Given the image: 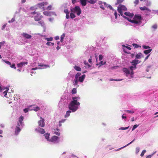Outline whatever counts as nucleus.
Listing matches in <instances>:
<instances>
[{"instance_id":"nucleus-37","label":"nucleus","mask_w":158,"mask_h":158,"mask_svg":"<svg viewBox=\"0 0 158 158\" xmlns=\"http://www.w3.org/2000/svg\"><path fill=\"white\" fill-rule=\"evenodd\" d=\"M141 55L142 54L141 53L137 54L136 55L135 57L137 59H140Z\"/></svg>"},{"instance_id":"nucleus-20","label":"nucleus","mask_w":158,"mask_h":158,"mask_svg":"<svg viewBox=\"0 0 158 158\" xmlns=\"http://www.w3.org/2000/svg\"><path fill=\"white\" fill-rule=\"evenodd\" d=\"M50 134L48 133H46L44 135V137L45 139L47 140L49 142L50 139L49 138V136Z\"/></svg>"},{"instance_id":"nucleus-22","label":"nucleus","mask_w":158,"mask_h":158,"mask_svg":"<svg viewBox=\"0 0 158 158\" xmlns=\"http://www.w3.org/2000/svg\"><path fill=\"white\" fill-rule=\"evenodd\" d=\"M73 76V74L71 72H69L68 74V76L67 77V79L68 80H70L71 78H72Z\"/></svg>"},{"instance_id":"nucleus-11","label":"nucleus","mask_w":158,"mask_h":158,"mask_svg":"<svg viewBox=\"0 0 158 158\" xmlns=\"http://www.w3.org/2000/svg\"><path fill=\"white\" fill-rule=\"evenodd\" d=\"M59 137L56 136H53L51 138L49 142L52 143H56L59 142Z\"/></svg>"},{"instance_id":"nucleus-47","label":"nucleus","mask_w":158,"mask_h":158,"mask_svg":"<svg viewBox=\"0 0 158 158\" xmlns=\"http://www.w3.org/2000/svg\"><path fill=\"white\" fill-rule=\"evenodd\" d=\"M15 64H12L11 63V65H10V66L11 68H14L15 69H16V68L15 67Z\"/></svg>"},{"instance_id":"nucleus-31","label":"nucleus","mask_w":158,"mask_h":158,"mask_svg":"<svg viewBox=\"0 0 158 158\" xmlns=\"http://www.w3.org/2000/svg\"><path fill=\"white\" fill-rule=\"evenodd\" d=\"M65 34L64 33L60 37V42H63V39L65 37Z\"/></svg>"},{"instance_id":"nucleus-51","label":"nucleus","mask_w":158,"mask_h":158,"mask_svg":"<svg viewBox=\"0 0 158 158\" xmlns=\"http://www.w3.org/2000/svg\"><path fill=\"white\" fill-rule=\"evenodd\" d=\"M33 110L35 111H38L40 110V108L38 106H36L33 109Z\"/></svg>"},{"instance_id":"nucleus-63","label":"nucleus","mask_w":158,"mask_h":158,"mask_svg":"<svg viewBox=\"0 0 158 158\" xmlns=\"http://www.w3.org/2000/svg\"><path fill=\"white\" fill-rule=\"evenodd\" d=\"M103 58V56L102 55H100L99 56V60H101Z\"/></svg>"},{"instance_id":"nucleus-27","label":"nucleus","mask_w":158,"mask_h":158,"mask_svg":"<svg viewBox=\"0 0 158 158\" xmlns=\"http://www.w3.org/2000/svg\"><path fill=\"white\" fill-rule=\"evenodd\" d=\"M98 0H90L89 1H88V2L91 4H94Z\"/></svg>"},{"instance_id":"nucleus-34","label":"nucleus","mask_w":158,"mask_h":158,"mask_svg":"<svg viewBox=\"0 0 158 158\" xmlns=\"http://www.w3.org/2000/svg\"><path fill=\"white\" fill-rule=\"evenodd\" d=\"M70 17L72 19H73L75 17V15L73 12H72L70 14Z\"/></svg>"},{"instance_id":"nucleus-38","label":"nucleus","mask_w":158,"mask_h":158,"mask_svg":"<svg viewBox=\"0 0 158 158\" xmlns=\"http://www.w3.org/2000/svg\"><path fill=\"white\" fill-rule=\"evenodd\" d=\"M129 127V126H128L127 127H121L119 129V130H125L127 129Z\"/></svg>"},{"instance_id":"nucleus-36","label":"nucleus","mask_w":158,"mask_h":158,"mask_svg":"<svg viewBox=\"0 0 158 158\" xmlns=\"http://www.w3.org/2000/svg\"><path fill=\"white\" fill-rule=\"evenodd\" d=\"M133 46L135 48H137L139 47L141 48V47L140 46H139L138 45H137V44H132Z\"/></svg>"},{"instance_id":"nucleus-21","label":"nucleus","mask_w":158,"mask_h":158,"mask_svg":"<svg viewBox=\"0 0 158 158\" xmlns=\"http://www.w3.org/2000/svg\"><path fill=\"white\" fill-rule=\"evenodd\" d=\"M71 112H72V111L70 110L67 111L64 115V118H66L69 117Z\"/></svg>"},{"instance_id":"nucleus-13","label":"nucleus","mask_w":158,"mask_h":158,"mask_svg":"<svg viewBox=\"0 0 158 158\" xmlns=\"http://www.w3.org/2000/svg\"><path fill=\"white\" fill-rule=\"evenodd\" d=\"M35 131L37 133H40L41 134H44L45 133V131L42 128L39 127H37L35 129Z\"/></svg>"},{"instance_id":"nucleus-25","label":"nucleus","mask_w":158,"mask_h":158,"mask_svg":"<svg viewBox=\"0 0 158 158\" xmlns=\"http://www.w3.org/2000/svg\"><path fill=\"white\" fill-rule=\"evenodd\" d=\"M135 140V139H134L131 142L127 144L126 145L122 147H121V148H118V149L117 150V151H118V150H119L122 149H123V148H124L126 147L127 146H128L129 145L131 144Z\"/></svg>"},{"instance_id":"nucleus-26","label":"nucleus","mask_w":158,"mask_h":158,"mask_svg":"<svg viewBox=\"0 0 158 158\" xmlns=\"http://www.w3.org/2000/svg\"><path fill=\"white\" fill-rule=\"evenodd\" d=\"M44 15L47 16H51L50 11H45L43 12Z\"/></svg>"},{"instance_id":"nucleus-50","label":"nucleus","mask_w":158,"mask_h":158,"mask_svg":"<svg viewBox=\"0 0 158 158\" xmlns=\"http://www.w3.org/2000/svg\"><path fill=\"white\" fill-rule=\"evenodd\" d=\"M122 80H123L122 79H110V81H122Z\"/></svg>"},{"instance_id":"nucleus-61","label":"nucleus","mask_w":158,"mask_h":158,"mask_svg":"<svg viewBox=\"0 0 158 158\" xmlns=\"http://www.w3.org/2000/svg\"><path fill=\"white\" fill-rule=\"evenodd\" d=\"M6 25H7L6 23L4 24L2 27V29H1L2 30H3V29H4L5 28V27H6Z\"/></svg>"},{"instance_id":"nucleus-60","label":"nucleus","mask_w":158,"mask_h":158,"mask_svg":"<svg viewBox=\"0 0 158 158\" xmlns=\"http://www.w3.org/2000/svg\"><path fill=\"white\" fill-rule=\"evenodd\" d=\"M64 12L66 14H69V12L67 9H66L64 10Z\"/></svg>"},{"instance_id":"nucleus-17","label":"nucleus","mask_w":158,"mask_h":158,"mask_svg":"<svg viewBox=\"0 0 158 158\" xmlns=\"http://www.w3.org/2000/svg\"><path fill=\"white\" fill-rule=\"evenodd\" d=\"M28 62H20L17 64L18 67L22 68L23 66L27 65Z\"/></svg>"},{"instance_id":"nucleus-33","label":"nucleus","mask_w":158,"mask_h":158,"mask_svg":"<svg viewBox=\"0 0 158 158\" xmlns=\"http://www.w3.org/2000/svg\"><path fill=\"white\" fill-rule=\"evenodd\" d=\"M37 8V5L36 6H32L30 8V9L31 10H35Z\"/></svg>"},{"instance_id":"nucleus-8","label":"nucleus","mask_w":158,"mask_h":158,"mask_svg":"<svg viewBox=\"0 0 158 158\" xmlns=\"http://www.w3.org/2000/svg\"><path fill=\"white\" fill-rule=\"evenodd\" d=\"M38 67H35L32 68L31 70H35L36 69H46L49 67V66L47 64H38Z\"/></svg>"},{"instance_id":"nucleus-46","label":"nucleus","mask_w":158,"mask_h":158,"mask_svg":"<svg viewBox=\"0 0 158 158\" xmlns=\"http://www.w3.org/2000/svg\"><path fill=\"white\" fill-rule=\"evenodd\" d=\"M152 66L151 65H148L147 66V69H146V71L147 72H148L151 68V67Z\"/></svg>"},{"instance_id":"nucleus-45","label":"nucleus","mask_w":158,"mask_h":158,"mask_svg":"<svg viewBox=\"0 0 158 158\" xmlns=\"http://www.w3.org/2000/svg\"><path fill=\"white\" fill-rule=\"evenodd\" d=\"M143 48L145 49H150V47L148 46L143 45Z\"/></svg>"},{"instance_id":"nucleus-58","label":"nucleus","mask_w":158,"mask_h":158,"mask_svg":"<svg viewBox=\"0 0 158 158\" xmlns=\"http://www.w3.org/2000/svg\"><path fill=\"white\" fill-rule=\"evenodd\" d=\"M29 110V109L28 108H25L23 109V111L25 113H26Z\"/></svg>"},{"instance_id":"nucleus-14","label":"nucleus","mask_w":158,"mask_h":158,"mask_svg":"<svg viewBox=\"0 0 158 158\" xmlns=\"http://www.w3.org/2000/svg\"><path fill=\"white\" fill-rule=\"evenodd\" d=\"M22 37L26 38L27 39H30L31 38L32 36L26 33L23 32L21 34Z\"/></svg>"},{"instance_id":"nucleus-42","label":"nucleus","mask_w":158,"mask_h":158,"mask_svg":"<svg viewBox=\"0 0 158 158\" xmlns=\"http://www.w3.org/2000/svg\"><path fill=\"white\" fill-rule=\"evenodd\" d=\"M156 153V152H153L152 155H150L147 156L146 157V158H151L152 156H153Z\"/></svg>"},{"instance_id":"nucleus-5","label":"nucleus","mask_w":158,"mask_h":158,"mask_svg":"<svg viewBox=\"0 0 158 158\" xmlns=\"http://www.w3.org/2000/svg\"><path fill=\"white\" fill-rule=\"evenodd\" d=\"M31 14L34 15L32 17H34L35 20L36 21L40 20L43 17L40 13L38 12H33L31 13Z\"/></svg>"},{"instance_id":"nucleus-49","label":"nucleus","mask_w":158,"mask_h":158,"mask_svg":"<svg viewBox=\"0 0 158 158\" xmlns=\"http://www.w3.org/2000/svg\"><path fill=\"white\" fill-rule=\"evenodd\" d=\"M2 60L6 64H7L9 65H11V63L9 61H7V60Z\"/></svg>"},{"instance_id":"nucleus-3","label":"nucleus","mask_w":158,"mask_h":158,"mask_svg":"<svg viewBox=\"0 0 158 158\" xmlns=\"http://www.w3.org/2000/svg\"><path fill=\"white\" fill-rule=\"evenodd\" d=\"M135 69V66H130L128 68H124L123 72L125 75L129 79H131L133 77L134 72L133 71Z\"/></svg>"},{"instance_id":"nucleus-62","label":"nucleus","mask_w":158,"mask_h":158,"mask_svg":"<svg viewBox=\"0 0 158 158\" xmlns=\"http://www.w3.org/2000/svg\"><path fill=\"white\" fill-rule=\"evenodd\" d=\"M139 2V0H135V1L134 2V3L135 4V5H137L138 4Z\"/></svg>"},{"instance_id":"nucleus-39","label":"nucleus","mask_w":158,"mask_h":158,"mask_svg":"<svg viewBox=\"0 0 158 158\" xmlns=\"http://www.w3.org/2000/svg\"><path fill=\"white\" fill-rule=\"evenodd\" d=\"M52 5H49L47 7H46V10H50L52 9Z\"/></svg>"},{"instance_id":"nucleus-43","label":"nucleus","mask_w":158,"mask_h":158,"mask_svg":"<svg viewBox=\"0 0 158 158\" xmlns=\"http://www.w3.org/2000/svg\"><path fill=\"white\" fill-rule=\"evenodd\" d=\"M146 152V150H143L142 152H141V154H140V156H143V155H144V153Z\"/></svg>"},{"instance_id":"nucleus-35","label":"nucleus","mask_w":158,"mask_h":158,"mask_svg":"<svg viewBox=\"0 0 158 158\" xmlns=\"http://www.w3.org/2000/svg\"><path fill=\"white\" fill-rule=\"evenodd\" d=\"M140 8L141 10H147L148 11H149V9L145 6L141 7Z\"/></svg>"},{"instance_id":"nucleus-44","label":"nucleus","mask_w":158,"mask_h":158,"mask_svg":"<svg viewBox=\"0 0 158 158\" xmlns=\"http://www.w3.org/2000/svg\"><path fill=\"white\" fill-rule=\"evenodd\" d=\"M76 92H77V90H76V89L74 88H73L72 90V93L73 94H75L76 93Z\"/></svg>"},{"instance_id":"nucleus-40","label":"nucleus","mask_w":158,"mask_h":158,"mask_svg":"<svg viewBox=\"0 0 158 158\" xmlns=\"http://www.w3.org/2000/svg\"><path fill=\"white\" fill-rule=\"evenodd\" d=\"M45 39L48 41H51L53 40V38L52 37H50L49 38H45Z\"/></svg>"},{"instance_id":"nucleus-9","label":"nucleus","mask_w":158,"mask_h":158,"mask_svg":"<svg viewBox=\"0 0 158 158\" xmlns=\"http://www.w3.org/2000/svg\"><path fill=\"white\" fill-rule=\"evenodd\" d=\"M118 11L122 16L123 15V11L127 10V8L124 5H120L118 8Z\"/></svg>"},{"instance_id":"nucleus-48","label":"nucleus","mask_w":158,"mask_h":158,"mask_svg":"<svg viewBox=\"0 0 158 158\" xmlns=\"http://www.w3.org/2000/svg\"><path fill=\"white\" fill-rule=\"evenodd\" d=\"M5 43V41H3L0 42V47L1 48L3 46L4 44Z\"/></svg>"},{"instance_id":"nucleus-28","label":"nucleus","mask_w":158,"mask_h":158,"mask_svg":"<svg viewBox=\"0 0 158 158\" xmlns=\"http://www.w3.org/2000/svg\"><path fill=\"white\" fill-rule=\"evenodd\" d=\"M74 69L77 71H80L81 70V68L79 67V66H78L76 65H75L74 66Z\"/></svg>"},{"instance_id":"nucleus-53","label":"nucleus","mask_w":158,"mask_h":158,"mask_svg":"<svg viewBox=\"0 0 158 158\" xmlns=\"http://www.w3.org/2000/svg\"><path fill=\"white\" fill-rule=\"evenodd\" d=\"M125 111L129 113L133 114L134 113V111L133 110H125Z\"/></svg>"},{"instance_id":"nucleus-1","label":"nucleus","mask_w":158,"mask_h":158,"mask_svg":"<svg viewBox=\"0 0 158 158\" xmlns=\"http://www.w3.org/2000/svg\"><path fill=\"white\" fill-rule=\"evenodd\" d=\"M124 15L126 16H123V17L134 24L138 25L140 24L141 23L142 18L140 15H135L134 17L131 19L133 16V14L126 12L124 13Z\"/></svg>"},{"instance_id":"nucleus-32","label":"nucleus","mask_w":158,"mask_h":158,"mask_svg":"<svg viewBox=\"0 0 158 158\" xmlns=\"http://www.w3.org/2000/svg\"><path fill=\"white\" fill-rule=\"evenodd\" d=\"M157 27V25L156 24H154L152 26V28L153 29L154 31L155 30Z\"/></svg>"},{"instance_id":"nucleus-30","label":"nucleus","mask_w":158,"mask_h":158,"mask_svg":"<svg viewBox=\"0 0 158 158\" xmlns=\"http://www.w3.org/2000/svg\"><path fill=\"white\" fill-rule=\"evenodd\" d=\"M38 23H39L42 27H45V24L44 22L43 21H39L38 22Z\"/></svg>"},{"instance_id":"nucleus-57","label":"nucleus","mask_w":158,"mask_h":158,"mask_svg":"<svg viewBox=\"0 0 158 158\" xmlns=\"http://www.w3.org/2000/svg\"><path fill=\"white\" fill-rule=\"evenodd\" d=\"M15 21V19L14 18H13L10 20H9L8 22L9 23H12Z\"/></svg>"},{"instance_id":"nucleus-6","label":"nucleus","mask_w":158,"mask_h":158,"mask_svg":"<svg viewBox=\"0 0 158 158\" xmlns=\"http://www.w3.org/2000/svg\"><path fill=\"white\" fill-rule=\"evenodd\" d=\"M71 10L72 12L77 14L78 16L80 15L81 12V10L79 6H76L74 7L71 8Z\"/></svg>"},{"instance_id":"nucleus-55","label":"nucleus","mask_w":158,"mask_h":158,"mask_svg":"<svg viewBox=\"0 0 158 158\" xmlns=\"http://www.w3.org/2000/svg\"><path fill=\"white\" fill-rule=\"evenodd\" d=\"M124 115H125V114H123V115L122 116V118L123 119H124V120L125 121H126L127 117H126V116Z\"/></svg>"},{"instance_id":"nucleus-64","label":"nucleus","mask_w":158,"mask_h":158,"mask_svg":"<svg viewBox=\"0 0 158 158\" xmlns=\"http://www.w3.org/2000/svg\"><path fill=\"white\" fill-rule=\"evenodd\" d=\"M66 120V119H62L61 120L59 121V122L60 123H64V122H65Z\"/></svg>"},{"instance_id":"nucleus-19","label":"nucleus","mask_w":158,"mask_h":158,"mask_svg":"<svg viewBox=\"0 0 158 158\" xmlns=\"http://www.w3.org/2000/svg\"><path fill=\"white\" fill-rule=\"evenodd\" d=\"M85 75L83 74L81 76L79 77L78 79V82H82L85 78Z\"/></svg>"},{"instance_id":"nucleus-18","label":"nucleus","mask_w":158,"mask_h":158,"mask_svg":"<svg viewBox=\"0 0 158 158\" xmlns=\"http://www.w3.org/2000/svg\"><path fill=\"white\" fill-rule=\"evenodd\" d=\"M139 63V60H134L132 62V65L130 66H135V69H136V65Z\"/></svg>"},{"instance_id":"nucleus-12","label":"nucleus","mask_w":158,"mask_h":158,"mask_svg":"<svg viewBox=\"0 0 158 158\" xmlns=\"http://www.w3.org/2000/svg\"><path fill=\"white\" fill-rule=\"evenodd\" d=\"M81 74V73H77L76 75L75 78L73 81V85L75 86H78L79 85H78V78L80 77V76Z\"/></svg>"},{"instance_id":"nucleus-29","label":"nucleus","mask_w":158,"mask_h":158,"mask_svg":"<svg viewBox=\"0 0 158 158\" xmlns=\"http://www.w3.org/2000/svg\"><path fill=\"white\" fill-rule=\"evenodd\" d=\"M152 51L151 49H149L148 50H145L144 51V53L147 55L149 54L150 52Z\"/></svg>"},{"instance_id":"nucleus-59","label":"nucleus","mask_w":158,"mask_h":158,"mask_svg":"<svg viewBox=\"0 0 158 158\" xmlns=\"http://www.w3.org/2000/svg\"><path fill=\"white\" fill-rule=\"evenodd\" d=\"M50 14L51 15V16L52 15H54L55 16L56 15V14L55 12L53 11H50Z\"/></svg>"},{"instance_id":"nucleus-52","label":"nucleus","mask_w":158,"mask_h":158,"mask_svg":"<svg viewBox=\"0 0 158 158\" xmlns=\"http://www.w3.org/2000/svg\"><path fill=\"white\" fill-rule=\"evenodd\" d=\"M139 125H135L132 128V131H133L135 129H136L138 126Z\"/></svg>"},{"instance_id":"nucleus-7","label":"nucleus","mask_w":158,"mask_h":158,"mask_svg":"<svg viewBox=\"0 0 158 158\" xmlns=\"http://www.w3.org/2000/svg\"><path fill=\"white\" fill-rule=\"evenodd\" d=\"M8 89V88L5 87L2 85H0V92H3V93L1 94V96L3 97H6Z\"/></svg>"},{"instance_id":"nucleus-24","label":"nucleus","mask_w":158,"mask_h":158,"mask_svg":"<svg viewBox=\"0 0 158 158\" xmlns=\"http://www.w3.org/2000/svg\"><path fill=\"white\" fill-rule=\"evenodd\" d=\"M80 3L83 6H85L86 5L87 0H80Z\"/></svg>"},{"instance_id":"nucleus-15","label":"nucleus","mask_w":158,"mask_h":158,"mask_svg":"<svg viewBox=\"0 0 158 158\" xmlns=\"http://www.w3.org/2000/svg\"><path fill=\"white\" fill-rule=\"evenodd\" d=\"M40 119L38 122L39 125L41 127H43L44 126V119L41 117H40Z\"/></svg>"},{"instance_id":"nucleus-41","label":"nucleus","mask_w":158,"mask_h":158,"mask_svg":"<svg viewBox=\"0 0 158 158\" xmlns=\"http://www.w3.org/2000/svg\"><path fill=\"white\" fill-rule=\"evenodd\" d=\"M124 0H117V2L115 3V5H117L118 4L123 2Z\"/></svg>"},{"instance_id":"nucleus-56","label":"nucleus","mask_w":158,"mask_h":158,"mask_svg":"<svg viewBox=\"0 0 158 158\" xmlns=\"http://www.w3.org/2000/svg\"><path fill=\"white\" fill-rule=\"evenodd\" d=\"M123 46L124 47V48H123V50H125V48L128 49L129 50H130L131 49V48L130 47L126 46H124L123 45Z\"/></svg>"},{"instance_id":"nucleus-4","label":"nucleus","mask_w":158,"mask_h":158,"mask_svg":"<svg viewBox=\"0 0 158 158\" xmlns=\"http://www.w3.org/2000/svg\"><path fill=\"white\" fill-rule=\"evenodd\" d=\"M24 117L22 116H21L19 119V121L18 122L16 126L15 134L16 135H18L19 132L20 131L21 129L23 127L24 124L22 122Z\"/></svg>"},{"instance_id":"nucleus-16","label":"nucleus","mask_w":158,"mask_h":158,"mask_svg":"<svg viewBox=\"0 0 158 158\" xmlns=\"http://www.w3.org/2000/svg\"><path fill=\"white\" fill-rule=\"evenodd\" d=\"M53 133L54 134L57 135L58 136L60 135V130L58 128L54 129L52 131Z\"/></svg>"},{"instance_id":"nucleus-54","label":"nucleus","mask_w":158,"mask_h":158,"mask_svg":"<svg viewBox=\"0 0 158 158\" xmlns=\"http://www.w3.org/2000/svg\"><path fill=\"white\" fill-rule=\"evenodd\" d=\"M139 151V147H137L136 148L135 153L136 154H138Z\"/></svg>"},{"instance_id":"nucleus-23","label":"nucleus","mask_w":158,"mask_h":158,"mask_svg":"<svg viewBox=\"0 0 158 158\" xmlns=\"http://www.w3.org/2000/svg\"><path fill=\"white\" fill-rule=\"evenodd\" d=\"M103 3L106 8H109L110 10H113V8L111 6L107 4L106 2H103Z\"/></svg>"},{"instance_id":"nucleus-10","label":"nucleus","mask_w":158,"mask_h":158,"mask_svg":"<svg viewBox=\"0 0 158 158\" xmlns=\"http://www.w3.org/2000/svg\"><path fill=\"white\" fill-rule=\"evenodd\" d=\"M48 4V2H43L40 3H38L37 5V7H39L41 9H43V10H46V7L44 6H45L47 5Z\"/></svg>"},{"instance_id":"nucleus-2","label":"nucleus","mask_w":158,"mask_h":158,"mask_svg":"<svg viewBox=\"0 0 158 158\" xmlns=\"http://www.w3.org/2000/svg\"><path fill=\"white\" fill-rule=\"evenodd\" d=\"M73 101L71 102L68 105V108L72 112H76L79 108L80 103L78 102L80 99L79 97H74L72 98Z\"/></svg>"}]
</instances>
